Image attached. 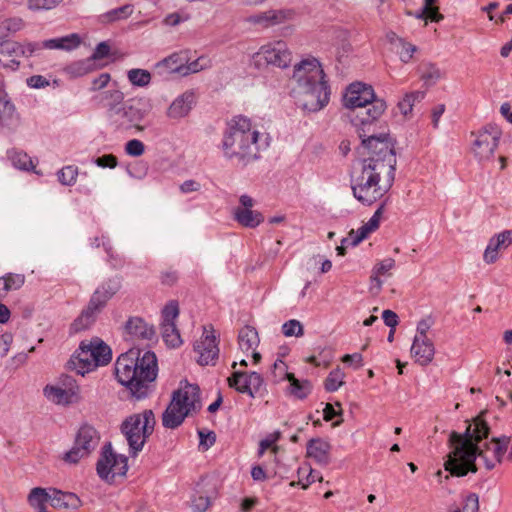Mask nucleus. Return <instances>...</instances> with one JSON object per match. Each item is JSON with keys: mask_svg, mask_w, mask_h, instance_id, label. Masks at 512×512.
<instances>
[{"mask_svg": "<svg viewBox=\"0 0 512 512\" xmlns=\"http://www.w3.org/2000/svg\"><path fill=\"white\" fill-rule=\"evenodd\" d=\"M487 412H481L468 424L463 434L455 431L449 436L452 448L445 461V470L452 476L463 477L469 472L476 473V459L481 458L487 470H492L501 463L510 443L509 436L492 438L482 446L479 443L488 438L490 427L485 419Z\"/></svg>", "mask_w": 512, "mask_h": 512, "instance_id": "nucleus-1", "label": "nucleus"}, {"mask_svg": "<svg viewBox=\"0 0 512 512\" xmlns=\"http://www.w3.org/2000/svg\"><path fill=\"white\" fill-rule=\"evenodd\" d=\"M368 156L362 161V170L353 184L354 197L364 205L381 199L395 180L396 155L392 141L375 137L364 140Z\"/></svg>", "mask_w": 512, "mask_h": 512, "instance_id": "nucleus-2", "label": "nucleus"}, {"mask_svg": "<svg viewBox=\"0 0 512 512\" xmlns=\"http://www.w3.org/2000/svg\"><path fill=\"white\" fill-rule=\"evenodd\" d=\"M118 382L137 399L145 398L158 374L157 357L154 352L130 349L121 354L115 363Z\"/></svg>", "mask_w": 512, "mask_h": 512, "instance_id": "nucleus-3", "label": "nucleus"}, {"mask_svg": "<svg viewBox=\"0 0 512 512\" xmlns=\"http://www.w3.org/2000/svg\"><path fill=\"white\" fill-rule=\"evenodd\" d=\"M261 134L256 125L245 116H234L223 133L222 150L224 157L244 168L259 159Z\"/></svg>", "mask_w": 512, "mask_h": 512, "instance_id": "nucleus-4", "label": "nucleus"}, {"mask_svg": "<svg viewBox=\"0 0 512 512\" xmlns=\"http://www.w3.org/2000/svg\"><path fill=\"white\" fill-rule=\"evenodd\" d=\"M292 78L297 83L298 102L303 110L317 112L328 104L330 88L317 59H304L296 64Z\"/></svg>", "mask_w": 512, "mask_h": 512, "instance_id": "nucleus-5", "label": "nucleus"}, {"mask_svg": "<svg viewBox=\"0 0 512 512\" xmlns=\"http://www.w3.org/2000/svg\"><path fill=\"white\" fill-rule=\"evenodd\" d=\"M201 409L200 389L186 383L172 393L171 401L162 414V425L168 429L179 427L185 418Z\"/></svg>", "mask_w": 512, "mask_h": 512, "instance_id": "nucleus-6", "label": "nucleus"}, {"mask_svg": "<svg viewBox=\"0 0 512 512\" xmlns=\"http://www.w3.org/2000/svg\"><path fill=\"white\" fill-rule=\"evenodd\" d=\"M112 359L110 347L96 337L89 342L82 341L79 348L67 362V368L84 376L99 366L107 365Z\"/></svg>", "mask_w": 512, "mask_h": 512, "instance_id": "nucleus-7", "label": "nucleus"}, {"mask_svg": "<svg viewBox=\"0 0 512 512\" xmlns=\"http://www.w3.org/2000/svg\"><path fill=\"white\" fill-rule=\"evenodd\" d=\"M155 424V415L151 409L132 414L122 422L120 429L132 456L142 451L147 439L154 431Z\"/></svg>", "mask_w": 512, "mask_h": 512, "instance_id": "nucleus-8", "label": "nucleus"}, {"mask_svg": "<svg viewBox=\"0 0 512 512\" xmlns=\"http://www.w3.org/2000/svg\"><path fill=\"white\" fill-rule=\"evenodd\" d=\"M121 279L110 278L104 281L92 294L88 305L71 324L73 332H80L89 328L96 320L97 315L104 309L108 301L119 291Z\"/></svg>", "mask_w": 512, "mask_h": 512, "instance_id": "nucleus-9", "label": "nucleus"}, {"mask_svg": "<svg viewBox=\"0 0 512 512\" xmlns=\"http://www.w3.org/2000/svg\"><path fill=\"white\" fill-rule=\"evenodd\" d=\"M385 109V102L383 100L374 98V100L364 109L357 111L354 115H351L354 125L360 126L358 129V134L362 140L363 146L364 140L369 139V137H375L385 141H392L387 133H375V121L383 114Z\"/></svg>", "mask_w": 512, "mask_h": 512, "instance_id": "nucleus-10", "label": "nucleus"}, {"mask_svg": "<svg viewBox=\"0 0 512 512\" xmlns=\"http://www.w3.org/2000/svg\"><path fill=\"white\" fill-rule=\"evenodd\" d=\"M151 109L152 105L148 99H130L116 112L112 121L121 129L135 128L138 131H143L144 126H141L140 123L149 115Z\"/></svg>", "mask_w": 512, "mask_h": 512, "instance_id": "nucleus-11", "label": "nucleus"}, {"mask_svg": "<svg viewBox=\"0 0 512 512\" xmlns=\"http://www.w3.org/2000/svg\"><path fill=\"white\" fill-rule=\"evenodd\" d=\"M127 462L128 458L125 455L114 453L111 443H107L102 448L96 470L101 479L112 483L116 476L126 475L128 470Z\"/></svg>", "mask_w": 512, "mask_h": 512, "instance_id": "nucleus-12", "label": "nucleus"}, {"mask_svg": "<svg viewBox=\"0 0 512 512\" xmlns=\"http://www.w3.org/2000/svg\"><path fill=\"white\" fill-rule=\"evenodd\" d=\"M99 439V434L93 426L88 424L81 426L73 447L64 454L63 460L67 463L76 464L98 446Z\"/></svg>", "mask_w": 512, "mask_h": 512, "instance_id": "nucleus-13", "label": "nucleus"}, {"mask_svg": "<svg viewBox=\"0 0 512 512\" xmlns=\"http://www.w3.org/2000/svg\"><path fill=\"white\" fill-rule=\"evenodd\" d=\"M501 133L496 128H484L473 142L472 151L480 161L490 160L498 147Z\"/></svg>", "mask_w": 512, "mask_h": 512, "instance_id": "nucleus-14", "label": "nucleus"}, {"mask_svg": "<svg viewBox=\"0 0 512 512\" xmlns=\"http://www.w3.org/2000/svg\"><path fill=\"white\" fill-rule=\"evenodd\" d=\"M257 56L263 58L268 65L282 69L287 68L292 62V52L287 43L281 40L263 45Z\"/></svg>", "mask_w": 512, "mask_h": 512, "instance_id": "nucleus-15", "label": "nucleus"}, {"mask_svg": "<svg viewBox=\"0 0 512 512\" xmlns=\"http://www.w3.org/2000/svg\"><path fill=\"white\" fill-rule=\"evenodd\" d=\"M375 98L374 90L371 86L357 82L352 83L344 95V105L351 109L355 114L357 111L364 109Z\"/></svg>", "mask_w": 512, "mask_h": 512, "instance_id": "nucleus-16", "label": "nucleus"}, {"mask_svg": "<svg viewBox=\"0 0 512 512\" xmlns=\"http://www.w3.org/2000/svg\"><path fill=\"white\" fill-rule=\"evenodd\" d=\"M294 15L295 13L291 9L267 10L250 15L246 21L260 28H269L291 20Z\"/></svg>", "mask_w": 512, "mask_h": 512, "instance_id": "nucleus-17", "label": "nucleus"}, {"mask_svg": "<svg viewBox=\"0 0 512 512\" xmlns=\"http://www.w3.org/2000/svg\"><path fill=\"white\" fill-rule=\"evenodd\" d=\"M194 350L199 355L198 363L200 365H208L218 358L219 348L212 328L211 331L204 328V333L195 343Z\"/></svg>", "mask_w": 512, "mask_h": 512, "instance_id": "nucleus-18", "label": "nucleus"}, {"mask_svg": "<svg viewBox=\"0 0 512 512\" xmlns=\"http://www.w3.org/2000/svg\"><path fill=\"white\" fill-rule=\"evenodd\" d=\"M124 336L127 340H152L155 336V330L140 317H130L124 326Z\"/></svg>", "mask_w": 512, "mask_h": 512, "instance_id": "nucleus-19", "label": "nucleus"}, {"mask_svg": "<svg viewBox=\"0 0 512 512\" xmlns=\"http://www.w3.org/2000/svg\"><path fill=\"white\" fill-rule=\"evenodd\" d=\"M196 103V96L193 90H187L170 104L167 110V116L171 119H181L186 117Z\"/></svg>", "mask_w": 512, "mask_h": 512, "instance_id": "nucleus-20", "label": "nucleus"}, {"mask_svg": "<svg viewBox=\"0 0 512 512\" xmlns=\"http://www.w3.org/2000/svg\"><path fill=\"white\" fill-rule=\"evenodd\" d=\"M188 60L189 57L187 51L175 52L159 61L155 65V69L161 75L178 73L183 76L182 68H185V64L188 62Z\"/></svg>", "mask_w": 512, "mask_h": 512, "instance_id": "nucleus-21", "label": "nucleus"}, {"mask_svg": "<svg viewBox=\"0 0 512 512\" xmlns=\"http://www.w3.org/2000/svg\"><path fill=\"white\" fill-rule=\"evenodd\" d=\"M20 123L19 114L7 93L0 89V126L15 129Z\"/></svg>", "mask_w": 512, "mask_h": 512, "instance_id": "nucleus-22", "label": "nucleus"}, {"mask_svg": "<svg viewBox=\"0 0 512 512\" xmlns=\"http://www.w3.org/2000/svg\"><path fill=\"white\" fill-rule=\"evenodd\" d=\"M411 354L418 364L426 366L434 358V344L431 340H419V338H414L411 347Z\"/></svg>", "mask_w": 512, "mask_h": 512, "instance_id": "nucleus-23", "label": "nucleus"}, {"mask_svg": "<svg viewBox=\"0 0 512 512\" xmlns=\"http://www.w3.org/2000/svg\"><path fill=\"white\" fill-rule=\"evenodd\" d=\"M96 98H99L102 106L107 109L108 116L111 120L116 115V112L120 110L121 106L124 104V94L118 89L105 90Z\"/></svg>", "mask_w": 512, "mask_h": 512, "instance_id": "nucleus-24", "label": "nucleus"}, {"mask_svg": "<svg viewBox=\"0 0 512 512\" xmlns=\"http://www.w3.org/2000/svg\"><path fill=\"white\" fill-rule=\"evenodd\" d=\"M49 504L54 508L76 509L80 506L79 497L71 492H62L57 489H49Z\"/></svg>", "mask_w": 512, "mask_h": 512, "instance_id": "nucleus-25", "label": "nucleus"}, {"mask_svg": "<svg viewBox=\"0 0 512 512\" xmlns=\"http://www.w3.org/2000/svg\"><path fill=\"white\" fill-rule=\"evenodd\" d=\"M43 393L52 403L63 406L78 403L81 399V397L70 396L66 390L62 389L57 384L46 385L43 389Z\"/></svg>", "mask_w": 512, "mask_h": 512, "instance_id": "nucleus-26", "label": "nucleus"}, {"mask_svg": "<svg viewBox=\"0 0 512 512\" xmlns=\"http://www.w3.org/2000/svg\"><path fill=\"white\" fill-rule=\"evenodd\" d=\"M331 445L321 438H313L307 443V455L320 464L329 463Z\"/></svg>", "mask_w": 512, "mask_h": 512, "instance_id": "nucleus-27", "label": "nucleus"}, {"mask_svg": "<svg viewBox=\"0 0 512 512\" xmlns=\"http://www.w3.org/2000/svg\"><path fill=\"white\" fill-rule=\"evenodd\" d=\"M97 69L96 63L93 58H86L78 61H74L64 68V73L70 78H78L85 76Z\"/></svg>", "mask_w": 512, "mask_h": 512, "instance_id": "nucleus-28", "label": "nucleus"}, {"mask_svg": "<svg viewBox=\"0 0 512 512\" xmlns=\"http://www.w3.org/2000/svg\"><path fill=\"white\" fill-rule=\"evenodd\" d=\"M234 220L245 228H256L264 221V216L261 212L247 209V210H233Z\"/></svg>", "mask_w": 512, "mask_h": 512, "instance_id": "nucleus-29", "label": "nucleus"}, {"mask_svg": "<svg viewBox=\"0 0 512 512\" xmlns=\"http://www.w3.org/2000/svg\"><path fill=\"white\" fill-rule=\"evenodd\" d=\"M259 336L257 330L252 326H244L238 333V344L243 352L255 350L259 345Z\"/></svg>", "mask_w": 512, "mask_h": 512, "instance_id": "nucleus-30", "label": "nucleus"}, {"mask_svg": "<svg viewBox=\"0 0 512 512\" xmlns=\"http://www.w3.org/2000/svg\"><path fill=\"white\" fill-rule=\"evenodd\" d=\"M81 44V38L78 34L72 33L60 38L46 40V49H58L70 51L76 49Z\"/></svg>", "mask_w": 512, "mask_h": 512, "instance_id": "nucleus-31", "label": "nucleus"}, {"mask_svg": "<svg viewBox=\"0 0 512 512\" xmlns=\"http://www.w3.org/2000/svg\"><path fill=\"white\" fill-rule=\"evenodd\" d=\"M285 378L289 381V392L298 399H305L312 391V384L308 380L300 381L294 374L285 373Z\"/></svg>", "mask_w": 512, "mask_h": 512, "instance_id": "nucleus-32", "label": "nucleus"}, {"mask_svg": "<svg viewBox=\"0 0 512 512\" xmlns=\"http://www.w3.org/2000/svg\"><path fill=\"white\" fill-rule=\"evenodd\" d=\"M7 156L12 165L19 170L30 171L34 168L31 157L24 151L11 149L7 152Z\"/></svg>", "mask_w": 512, "mask_h": 512, "instance_id": "nucleus-33", "label": "nucleus"}, {"mask_svg": "<svg viewBox=\"0 0 512 512\" xmlns=\"http://www.w3.org/2000/svg\"><path fill=\"white\" fill-rule=\"evenodd\" d=\"M504 235H496L489 240L484 251L483 259L487 264H492L498 259V251L506 248L503 243Z\"/></svg>", "mask_w": 512, "mask_h": 512, "instance_id": "nucleus-34", "label": "nucleus"}, {"mask_svg": "<svg viewBox=\"0 0 512 512\" xmlns=\"http://www.w3.org/2000/svg\"><path fill=\"white\" fill-rule=\"evenodd\" d=\"M25 283V276L23 274L8 273L0 277V291L7 293L11 290L20 289Z\"/></svg>", "mask_w": 512, "mask_h": 512, "instance_id": "nucleus-35", "label": "nucleus"}, {"mask_svg": "<svg viewBox=\"0 0 512 512\" xmlns=\"http://www.w3.org/2000/svg\"><path fill=\"white\" fill-rule=\"evenodd\" d=\"M162 338L172 348L179 347L182 343L180 333L175 323L161 324Z\"/></svg>", "mask_w": 512, "mask_h": 512, "instance_id": "nucleus-36", "label": "nucleus"}, {"mask_svg": "<svg viewBox=\"0 0 512 512\" xmlns=\"http://www.w3.org/2000/svg\"><path fill=\"white\" fill-rule=\"evenodd\" d=\"M425 97V91H413L405 94L404 98L398 103L401 113L407 116L412 112L415 103L421 102Z\"/></svg>", "mask_w": 512, "mask_h": 512, "instance_id": "nucleus-37", "label": "nucleus"}, {"mask_svg": "<svg viewBox=\"0 0 512 512\" xmlns=\"http://www.w3.org/2000/svg\"><path fill=\"white\" fill-rule=\"evenodd\" d=\"M129 82L138 87H146L151 81V74L145 69H131L127 73Z\"/></svg>", "mask_w": 512, "mask_h": 512, "instance_id": "nucleus-38", "label": "nucleus"}, {"mask_svg": "<svg viewBox=\"0 0 512 512\" xmlns=\"http://www.w3.org/2000/svg\"><path fill=\"white\" fill-rule=\"evenodd\" d=\"M248 376L249 373L236 371L232 374L231 377L228 378L229 386L236 389L240 393L250 392V388L248 386Z\"/></svg>", "mask_w": 512, "mask_h": 512, "instance_id": "nucleus-39", "label": "nucleus"}, {"mask_svg": "<svg viewBox=\"0 0 512 512\" xmlns=\"http://www.w3.org/2000/svg\"><path fill=\"white\" fill-rule=\"evenodd\" d=\"M437 0H424V5L417 18H428L431 21L439 22L443 19V15L439 12L437 6H435Z\"/></svg>", "mask_w": 512, "mask_h": 512, "instance_id": "nucleus-40", "label": "nucleus"}, {"mask_svg": "<svg viewBox=\"0 0 512 512\" xmlns=\"http://www.w3.org/2000/svg\"><path fill=\"white\" fill-rule=\"evenodd\" d=\"M23 43L13 40H4L0 42V54L8 57L23 56Z\"/></svg>", "mask_w": 512, "mask_h": 512, "instance_id": "nucleus-41", "label": "nucleus"}, {"mask_svg": "<svg viewBox=\"0 0 512 512\" xmlns=\"http://www.w3.org/2000/svg\"><path fill=\"white\" fill-rule=\"evenodd\" d=\"M209 67H211V60L205 56H200L196 60H193L191 62L188 61L185 64V68H182L183 76H187L191 73H197Z\"/></svg>", "mask_w": 512, "mask_h": 512, "instance_id": "nucleus-42", "label": "nucleus"}, {"mask_svg": "<svg viewBox=\"0 0 512 512\" xmlns=\"http://www.w3.org/2000/svg\"><path fill=\"white\" fill-rule=\"evenodd\" d=\"M344 373L340 368L332 370L325 380V389L328 392H334L343 385Z\"/></svg>", "mask_w": 512, "mask_h": 512, "instance_id": "nucleus-43", "label": "nucleus"}, {"mask_svg": "<svg viewBox=\"0 0 512 512\" xmlns=\"http://www.w3.org/2000/svg\"><path fill=\"white\" fill-rule=\"evenodd\" d=\"M56 384L66 390L70 396L81 397L80 387L73 377L69 375H61Z\"/></svg>", "mask_w": 512, "mask_h": 512, "instance_id": "nucleus-44", "label": "nucleus"}, {"mask_svg": "<svg viewBox=\"0 0 512 512\" xmlns=\"http://www.w3.org/2000/svg\"><path fill=\"white\" fill-rule=\"evenodd\" d=\"M179 315V305L175 300L169 301L162 310V323L161 324H169L175 323Z\"/></svg>", "mask_w": 512, "mask_h": 512, "instance_id": "nucleus-45", "label": "nucleus"}, {"mask_svg": "<svg viewBox=\"0 0 512 512\" xmlns=\"http://www.w3.org/2000/svg\"><path fill=\"white\" fill-rule=\"evenodd\" d=\"M282 333L286 337H301L304 334V328L300 321L296 319H291L286 321L282 325Z\"/></svg>", "mask_w": 512, "mask_h": 512, "instance_id": "nucleus-46", "label": "nucleus"}, {"mask_svg": "<svg viewBox=\"0 0 512 512\" xmlns=\"http://www.w3.org/2000/svg\"><path fill=\"white\" fill-rule=\"evenodd\" d=\"M78 174L76 166L68 165L58 172V180L61 184L71 186L75 183Z\"/></svg>", "mask_w": 512, "mask_h": 512, "instance_id": "nucleus-47", "label": "nucleus"}, {"mask_svg": "<svg viewBox=\"0 0 512 512\" xmlns=\"http://www.w3.org/2000/svg\"><path fill=\"white\" fill-rule=\"evenodd\" d=\"M421 78L425 85H433L440 78V70L433 64L424 65Z\"/></svg>", "mask_w": 512, "mask_h": 512, "instance_id": "nucleus-48", "label": "nucleus"}, {"mask_svg": "<svg viewBox=\"0 0 512 512\" xmlns=\"http://www.w3.org/2000/svg\"><path fill=\"white\" fill-rule=\"evenodd\" d=\"M28 499L31 505L42 506L44 503H49V490L40 487L33 488Z\"/></svg>", "mask_w": 512, "mask_h": 512, "instance_id": "nucleus-49", "label": "nucleus"}, {"mask_svg": "<svg viewBox=\"0 0 512 512\" xmlns=\"http://www.w3.org/2000/svg\"><path fill=\"white\" fill-rule=\"evenodd\" d=\"M460 512H478L479 511V497L476 493H468L463 497L462 507L459 508Z\"/></svg>", "mask_w": 512, "mask_h": 512, "instance_id": "nucleus-50", "label": "nucleus"}, {"mask_svg": "<svg viewBox=\"0 0 512 512\" xmlns=\"http://www.w3.org/2000/svg\"><path fill=\"white\" fill-rule=\"evenodd\" d=\"M63 0H28V8L33 11L51 10Z\"/></svg>", "mask_w": 512, "mask_h": 512, "instance_id": "nucleus-51", "label": "nucleus"}, {"mask_svg": "<svg viewBox=\"0 0 512 512\" xmlns=\"http://www.w3.org/2000/svg\"><path fill=\"white\" fill-rule=\"evenodd\" d=\"M281 438V433L276 431L269 434L266 438L262 439L259 444V454L262 455L265 450L272 448L273 452L276 453L278 447L274 444Z\"/></svg>", "mask_w": 512, "mask_h": 512, "instance_id": "nucleus-52", "label": "nucleus"}, {"mask_svg": "<svg viewBox=\"0 0 512 512\" xmlns=\"http://www.w3.org/2000/svg\"><path fill=\"white\" fill-rule=\"evenodd\" d=\"M43 49H46V40L41 42H24L23 57L38 56Z\"/></svg>", "mask_w": 512, "mask_h": 512, "instance_id": "nucleus-53", "label": "nucleus"}, {"mask_svg": "<svg viewBox=\"0 0 512 512\" xmlns=\"http://www.w3.org/2000/svg\"><path fill=\"white\" fill-rule=\"evenodd\" d=\"M125 152L132 157H139L145 152V145L138 139L129 140L125 144Z\"/></svg>", "mask_w": 512, "mask_h": 512, "instance_id": "nucleus-54", "label": "nucleus"}, {"mask_svg": "<svg viewBox=\"0 0 512 512\" xmlns=\"http://www.w3.org/2000/svg\"><path fill=\"white\" fill-rule=\"evenodd\" d=\"M132 12H133V6L127 4L122 7H119V8L109 11L106 14V17L108 18L109 21H115V20L127 18L128 16H130L132 14Z\"/></svg>", "mask_w": 512, "mask_h": 512, "instance_id": "nucleus-55", "label": "nucleus"}, {"mask_svg": "<svg viewBox=\"0 0 512 512\" xmlns=\"http://www.w3.org/2000/svg\"><path fill=\"white\" fill-rule=\"evenodd\" d=\"M248 386L250 388L248 395L254 398L255 394L258 393L263 386L262 376L257 372H250L248 376Z\"/></svg>", "mask_w": 512, "mask_h": 512, "instance_id": "nucleus-56", "label": "nucleus"}, {"mask_svg": "<svg viewBox=\"0 0 512 512\" xmlns=\"http://www.w3.org/2000/svg\"><path fill=\"white\" fill-rule=\"evenodd\" d=\"M397 40L401 45V51L399 52L400 59L402 62L408 63L412 59L417 48L415 45L407 43L401 38H398Z\"/></svg>", "mask_w": 512, "mask_h": 512, "instance_id": "nucleus-57", "label": "nucleus"}, {"mask_svg": "<svg viewBox=\"0 0 512 512\" xmlns=\"http://www.w3.org/2000/svg\"><path fill=\"white\" fill-rule=\"evenodd\" d=\"M104 249L108 255V263L113 269H120L124 265V259L115 254L110 244L103 243Z\"/></svg>", "mask_w": 512, "mask_h": 512, "instance_id": "nucleus-58", "label": "nucleus"}, {"mask_svg": "<svg viewBox=\"0 0 512 512\" xmlns=\"http://www.w3.org/2000/svg\"><path fill=\"white\" fill-rule=\"evenodd\" d=\"M98 167L101 168H110L113 169L117 166L118 160L117 157L113 154H105L100 157H97L93 160Z\"/></svg>", "mask_w": 512, "mask_h": 512, "instance_id": "nucleus-59", "label": "nucleus"}, {"mask_svg": "<svg viewBox=\"0 0 512 512\" xmlns=\"http://www.w3.org/2000/svg\"><path fill=\"white\" fill-rule=\"evenodd\" d=\"M431 325H432L431 318H426V319H422L421 321H419L417 324L416 335L414 338H419V340H421V339L430 340L427 337V332L431 328Z\"/></svg>", "mask_w": 512, "mask_h": 512, "instance_id": "nucleus-60", "label": "nucleus"}, {"mask_svg": "<svg viewBox=\"0 0 512 512\" xmlns=\"http://www.w3.org/2000/svg\"><path fill=\"white\" fill-rule=\"evenodd\" d=\"M395 266V261L392 258H386L381 262L377 263L372 272L382 276L388 273Z\"/></svg>", "mask_w": 512, "mask_h": 512, "instance_id": "nucleus-61", "label": "nucleus"}, {"mask_svg": "<svg viewBox=\"0 0 512 512\" xmlns=\"http://www.w3.org/2000/svg\"><path fill=\"white\" fill-rule=\"evenodd\" d=\"M198 435L200 439L199 446L204 450L210 448L216 441L215 433L212 431L205 433L203 430H199Z\"/></svg>", "mask_w": 512, "mask_h": 512, "instance_id": "nucleus-62", "label": "nucleus"}, {"mask_svg": "<svg viewBox=\"0 0 512 512\" xmlns=\"http://www.w3.org/2000/svg\"><path fill=\"white\" fill-rule=\"evenodd\" d=\"M2 27L9 32H17L24 27V22L21 18H10L2 22Z\"/></svg>", "mask_w": 512, "mask_h": 512, "instance_id": "nucleus-63", "label": "nucleus"}, {"mask_svg": "<svg viewBox=\"0 0 512 512\" xmlns=\"http://www.w3.org/2000/svg\"><path fill=\"white\" fill-rule=\"evenodd\" d=\"M111 80V76L109 73H102L98 77L94 78L91 83V91H97L105 88L109 81Z\"/></svg>", "mask_w": 512, "mask_h": 512, "instance_id": "nucleus-64", "label": "nucleus"}]
</instances>
